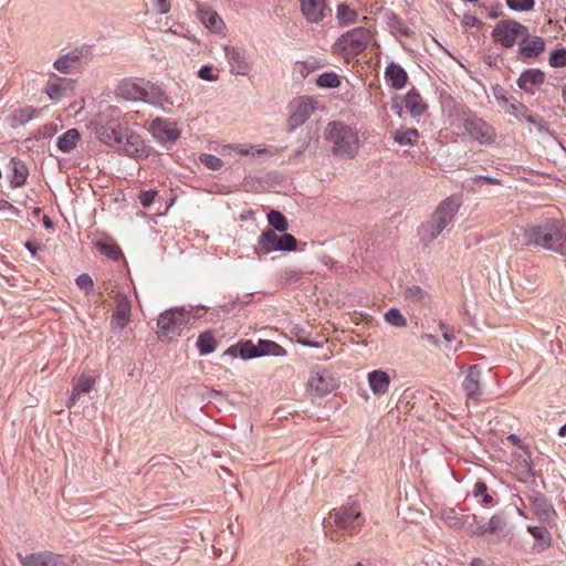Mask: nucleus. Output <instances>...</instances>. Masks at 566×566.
I'll return each mask as SVG.
<instances>
[{"instance_id": "0eeeda50", "label": "nucleus", "mask_w": 566, "mask_h": 566, "mask_svg": "<svg viewBox=\"0 0 566 566\" xmlns=\"http://www.w3.org/2000/svg\"><path fill=\"white\" fill-rule=\"evenodd\" d=\"M189 322V312L185 307H174L159 315L157 321L158 337L178 336Z\"/></svg>"}, {"instance_id": "aec40b11", "label": "nucleus", "mask_w": 566, "mask_h": 566, "mask_svg": "<svg viewBox=\"0 0 566 566\" xmlns=\"http://www.w3.org/2000/svg\"><path fill=\"white\" fill-rule=\"evenodd\" d=\"M301 11L311 23L322 21L327 11L325 0H300Z\"/></svg>"}, {"instance_id": "423d86ee", "label": "nucleus", "mask_w": 566, "mask_h": 566, "mask_svg": "<svg viewBox=\"0 0 566 566\" xmlns=\"http://www.w3.org/2000/svg\"><path fill=\"white\" fill-rule=\"evenodd\" d=\"M371 39L373 34L368 29L357 27L343 33L336 40L334 50L345 60H350L363 53Z\"/></svg>"}, {"instance_id": "09e8293b", "label": "nucleus", "mask_w": 566, "mask_h": 566, "mask_svg": "<svg viewBox=\"0 0 566 566\" xmlns=\"http://www.w3.org/2000/svg\"><path fill=\"white\" fill-rule=\"evenodd\" d=\"M385 319L388 324L395 326V327H403L407 324L406 318L402 316L399 310L397 308H390L385 314Z\"/></svg>"}, {"instance_id": "f8f14e48", "label": "nucleus", "mask_w": 566, "mask_h": 566, "mask_svg": "<svg viewBox=\"0 0 566 566\" xmlns=\"http://www.w3.org/2000/svg\"><path fill=\"white\" fill-rule=\"evenodd\" d=\"M74 85V80L61 77L52 73L46 81L44 92L52 102L59 103L63 98L71 97L73 95Z\"/></svg>"}, {"instance_id": "1a4fd4ad", "label": "nucleus", "mask_w": 566, "mask_h": 566, "mask_svg": "<svg viewBox=\"0 0 566 566\" xmlns=\"http://www.w3.org/2000/svg\"><path fill=\"white\" fill-rule=\"evenodd\" d=\"M258 244L262 252L269 254L277 251L292 252L297 249V240L290 233L279 235L274 230L262 231L258 238Z\"/></svg>"}, {"instance_id": "603ef678", "label": "nucleus", "mask_w": 566, "mask_h": 566, "mask_svg": "<svg viewBox=\"0 0 566 566\" xmlns=\"http://www.w3.org/2000/svg\"><path fill=\"white\" fill-rule=\"evenodd\" d=\"M200 161L207 168L212 170H218L222 167V160L211 154H202L200 156Z\"/></svg>"}, {"instance_id": "473e14b6", "label": "nucleus", "mask_w": 566, "mask_h": 566, "mask_svg": "<svg viewBox=\"0 0 566 566\" xmlns=\"http://www.w3.org/2000/svg\"><path fill=\"white\" fill-rule=\"evenodd\" d=\"M258 352L248 353L247 357H261L265 355L281 356L284 354V349L272 340H260L256 345Z\"/></svg>"}, {"instance_id": "9b49d317", "label": "nucleus", "mask_w": 566, "mask_h": 566, "mask_svg": "<svg viewBox=\"0 0 566 566\" xmlns=\"http://www.w3.org/2000/svg\"><path fill=\"white\" fill-rule=\"evenodd\" d=\"M338 530L354 532L363 525L360 509L356 502L347 503L331 514Z\"/></svg>"}, {"instance_id": "a211bd4d", "label": "nucleus", "mask_w": 566, "mask_h": 566, "mask_svg": "<svg viewBox=\"0 0 566 566\" xmlns=\"http://www.w3.org/2000/svg\"><path fill=\"white\" fill-rule=\"evenodd\" d=\"M149 132L160 143H174L180 136L179 130L171 123L158 117L151 122Z\"/></svg>"}, {"instance_id": "ea45409f", "label": "nucleus", "mask_w": 566, "mask_h": 566, "mask_svg": "<svg viewBox=\"0 0 566 566\" xmlns=\"http://www.w3.org/2000/svg\"><path fill=\"white\" fill-rule=\"evenodd\" d=\"M465 514H460L455 509L448 507L442 510L441 517L446 522V524L450 527L461 530L462 521Z\"/></svg>"}, {"instance_id": "20e7f679", "label": "nucleus", "mask_w": 566, "mask_h": 566, "mask_svg": "<svg viewBox=\"0 0 566 566\" xmlns=\"http://www.w3.org/2000/svg\"><path fill=\"white\" fill-rule=\"evenodd\" d=\"M460 208V201L455 198L444 199L433 211L431 217L424 221L419 230V237L423 242H431L447 230Z\"/></svg>"}, {"instance_id": "13d9d810", "label": "nucleus", "mask_w": 566, "mask_h": 566, "mask_svg": "<svg viewBox=\"0 0 566 566\" xmlns=\"http://www.w3.org/2000/svg\"><path fill=\"white\" fill-rule=\"evenodd\" d=\"M198 77L205 81L214 82L218 80V74H214L211 66H201L198 71Z\"/></svg>"}, {"instance_id": "9d476101", "label": "nucleus", "mask_w": 566, "mask_h": 566, "mask_svg": "<svg viewBox=\"0 0 566 566\" xmlns=\"http://www.w3.org/2000/svg\"><path fill=\"white\" fill-rule=\"evenodd\" d=\"M317 102L312 96H300L289 104L287 130L293 132L302 126L316 111Z\"/></svg>"}, {"instance_id": "39448f33", "label": "nucleus", "mask_w": 566, "mask_h": 566, "mask_svg": "<svg viewBox=\"0 0 566 566\" xmlns=\"http://www.w3.org/2000/svg\"><path fill=\"white\" fill-rule=\"evenodd\" d=\"M325 137L332 144L333 154L340 157L354 158L359 150L358 132L340 122L328 123Z\"/></svg>"}, {"instance_id": "4468645a", "label": "nucleus", "mask_w": 566, "mask_h": 566, "mask_svg": "<svg viewBox=\"0 0 566 566\" xmlns=\"http://www.w3.org/2000/svg\"><path fill=\"white\" fill-rule=\"evenodd\" d=\"M224 55L231 74L245 76L252 69L247 52L240 48L224 46Z\"/></svg>"}, {"instance_id": "5701e85b", "label": "nucleus", "mask_w": 566, "mask_h": 566, "mask_svg": "<svg viewBox=\"0 0 566 566\" xmlns=\"http://www.w3.org/2000/svg\"><path fill=\"white\" fill-rule=\"evenodd\" d=\"M545 49V42L541 36L523 35L518 43L520 54L525 59L538 56Z\"/></svg>"}, {"instance_id": "dca6fc26", "label": "nucleus", "mask_w": 566, "mask_h": 566, "mask_svg": "<svg viewBox=\"0 0 566 566\" xmlns=\"http://www.w3.org/2000/svg\"><path fill=\"white\" fill-rule=\"evenodd\" d=\"M90 53L87 46L75 48L74 50L57 57L53 67L60 73L69 74L71 70L76 66L81 59L85 57Z\"/></svg>"}, {"instance_id": "69168bd1", "label": "nucleus", "mask_w": 566, "mask_h": 566, "mask_svg": "<svg viewBox=\"0 0 566 566\" xmlns=\"http://www.w3.org/2000/svg\"><path fill=\"white\" fill-rule=\"evenodd\" d=\"M479 22V19L472 14H465L462 20L463 25L469 28L476 25Z\"/></svg>"}, {"instance_id": "bb28decb", "label": "nucleus", "mask_w": 566, "mask_h": 566, "mask_svg": "<svg viewBox=\"0 0 566 566\" xmlns=\"http://www.w3.org/2000/svg\"><path fill=\"white\" fill-rule=\"evenodd\" d=\"M403 102L406 109L412 117H420L427 111V104L415 88L406 94Z\"/></svg>"}, {"instance_id": "6e6d98bb", "label": "nucleus", "mask_w": 566, "mask_h": 566, "mask_svg": "<svg viewBox=\"0 0 566 566\" xmlns=\"http://www.w3.org/2000/svg\"><path fill=\"white\" fill-rule=\"evenodd\" d=\"M527 532L536 539L549 541V533L543 526H528Z\"/></svg>"}, {"instance_id": "37998d69", "label": "nucleus", "mask_w": 566, "mask_h": 566, "mask_svg": "<svg viewBox=\"0 0 566 566\" xmlns=\"http://www.w3.org/2000/svg\"><path fill=\"white\" fill-rule=\"evenodd\" d=\"M340 24H350L357 20V12L349 8L347 4L340 3L337 6L336 14Z\"/></svg>"}, {"instance_id": "a18cd8bd", "label": "nucleus", "mask_w": 566, "mask_h": 566, "mask_svg": "<svg viewBox=\"0 0 566 566\" xmlns=\"http://www.w3.org/2000/svg\"><path fill=\"white\" fill-rule=\"evenodd\" d=\"M317 86L322 88H335L340 84L339 76L334 72H325L316 80Z\"/></svg>"}, {"instance_id": "a19ab883", "label": "nucleus", "mask_w": 566, "mask_h": 566, "mask_svg": "<svg viewBox=\"0 0 566 566\" xmlns=\"http://www.w3.org/2000/svg\"><path fill=\"white\" fill-rule=\"evenodd\" d=\"M268 222L274 231L285 232L289 229V222L285 216L277 210H271L268 213Z\"/></svg>"}, {"instance_id": "f03ea898", "label": "nucleus", "mask_w": 566, "mask_h": 566, "mask_svg": "<svg viewBox=\"0 0 566 566\" xmlns=\"http://www.w3.org/2000/svg\"><path fill=\"white\" fill-rule=\"evenodd\" d=\"M450 125L463 128L467 135L481 145H490L495 140V130L484 119L476 116L467 105L453 98H447L442 103Z\"/></svg>"}, {"instance_id": "393cba45", "label": "nucleus", "mask_w": 566, "mask_h": 566, "mask_svg": "<svg viewBox=\"0 0 566 566\" xmlns=\"http://www.w3.org/2000/svg\"><path fill=\"white\" fill-rule=\"evenodd\" d=\"M142 102L159 106L161 108L172 104L163 90L151 83H145Z\"/></svg>"}, {"instance_id": "bf43d9fd", "label": "nucleus", "mask_w": 566, "mask_h": 566, "mask_svg": "<svg viewBox=\"0 0 566 566\" xmlns=\"http://www.w3.org/2000/svg\"><path fill=\"white\" fill-rule=\"evenodd\" d=\"M0 212H8L14 217H21L22 211L11 205L9 201L0 199Z\"/></svg>"}, {"instance_id": "6e6552de", "label": "nucleus", "mask_w": 566, "mask_h": 566, "mask_svg": "<svg viewBox=\"0 0 566 566\" xmlns=\"http://www.w3.org/2000/svg\"><path fill=\"white\" fill-rule=\"evenodd\" d=\"M491 35L503 48H512L518 39L527 35V28L515 20L503 19L495 24Z\"/></svg>"}, {"instance_id": "79ce46f5", "label": "nucleus", "mask_w": 566, "mask_h": 566, "mask_svg": "<svg viewBox=\"0 0 566 566\" xmlns=\"http://www.w3.org/2000/svg\"><path fill=\"white\" fill-rule=\"evenodd\" d=\"M505 107L506 112L510 113L511 115L517 118H525L530 123L534 122L532 116L528 115V108L514 97Z\"/></svg>"}, {"instance_id": "864d4df0", "label": "nucleus", "mask_w": 566, "mask_h": 566, "mask_svg": "<svg viewBox=\"0 0 566 566\" xmlns=\"http://www.w3.org/2000/svg\"><path fill=\"white\" fill-rule=\"evenodd\" d=\"M505 526V521L500 515H493L486 525L488 532L490 533H497L502 531Z\"/></svg>"}, {"instance_id": "3c124183", "label": "nucleus", "mask_w": 566, "mask_h": 566, "mask_svg": "<svg viewBox=\"0 0 566 566\" xmlns=\"http://www.w3.org/2000/svg\"><path fill=\"white\" fill-rule=\"evenodd\" d=\"M98 245L101 253H103L111 260L117 261L122 255L120 249L115 244L101 243Z\"/></svg>"}, {"instance_id": "c03bdc74", "label": "nucleus", "mask_w": 566, "mask_h": 566, "mask_svg": "<svg viewBox=\"0 0 566 566\" xmlns=\"http://www.w3.org/2000/svg\"><path fill=\"white\" fill-rule=\"evenodd\" d=\"M417 137L418 130L416 128H408L405 132H396L394 135V140L400 146H411L413 145Z\"/></svg>"}, {"instance_id": "7ed1b4c3", "label": "nucleus", "mask_w": 566, "mask_h": 566, "mask_svg": "<svg viewBox=\"0 0 566 566\" xmlns=\"http://www.w3.org/2000/svg\"><path fill=\"white\" fill-rule=\"evenodd\" d=\"M562 224L556 219H546L542 223L513 232L510 239L511 247L521 250L524 247L533 245L556 253L563 252V245L559 243Z\"/></svg>"}, {"instance_id": "2eb2a0df", "label": "nucleus", "mask_w": 566, "mask_h": 566, "mask_svg": "<svg viewBox=\"0 0 566 566\" xmlns=\"http://www.w3.org/2000/svg\"><path fill=\"white\" fill-rule=\"evenodd\" d=\"M308 387L312 391L323 396L337 387V380L325 369L316 370L311 374Z\"/></svg>"}, {"instance_id": "f704fd0d", "label": "nucleus", "mask_w": 566, "mask_h": 566, "mask_svg": "<svg viewBox=\"0 0 566 566\" xmlns=\"http://www.w3.org/2000/svg\"><path fill=\"white\" fill-rule=\"evenodd\" d=\"M461 530L465 531L470 535L482 536L488 533L485 524L478 522L475 514H465L462 521Z\"/></svg>"}, {"instance_id": "4c0bfd02", "label": "nucleus", "mask_w": 566, "mask_h": 566, "mask_svg": "<svg viewBox=\"0 0 566 566\" xmlns=\"http://www.w3.org/2000/svg\"><path fill=\"white\" fill-rule=\"evenodd\" d=\"M526 453V458H523L522 455H518L516 459H515V469L518 470V475H520V480L521 481H526L528 480L530 478L533 476V469H532V464H531V460H530V451L525 452Z\"/></svg>"}, {"instance_id": "58836bf2", "label": "nucleus", "mask_w": 566, "mask_h": 566, "mask_svg": "<svg viewBox=\"0 0 566 566\" xmlns=\"http://www.w3.org/2000/svg\"><path fill=\"white\" fill-rule=\"evenodd\" d=\"M28 169L22 163L12 161V174L10 175V184L12 187H21L27 181Z\"/></svg>"}, {"instance_id": "6ab92c4d", "label": "nucleus", "mask_w": 566, "mask_h": 566, "mask_svg": "<svg viewBox=\"0 0 566 566\" xmlns=\"http://www.w3.org/2000/svg\"><path fill=\"white\" fill-rule=\"evenodd\" d=\"M462 388L468 399L476 400L482 395L481 389V369L478 365H471L462 381Z\"/></svg>"}, {"instance_id": "e2e57ef3", "label": "nucleus", "mask_w": 566, "mask_h": 566, "mask_svg": "<svg viewBox=\"0 0 566 566\" xmlns=\"http://www.w3.org/2000/svg\"><path fill=\"white\" fill-rule=\"evenodd\" d=\"M439 327L442 331V336L446 342L451 343L454 340V333L451 328H449L444 323L440 322Z\"/></svg>"}, {"instance_id": "338daca9", "label": "nucleus", "mask_w": 566, "mask_h": 566, "mask_svg": "<svg viewBox=\"0 0 566 566\" xmlns=\"http://www.w3.org/2000/svg\"><path fill=\"white\" fill-rule=\"evenodd\" d=\"M559 243L563 245L564 251L558 252V254L566 255V224L565 223L562 224Z\"/></svg>"}, {"instance_id": "a878e982", "label": "nucleus", "mask_w": 566, "mask_h": 566, "mask_svg": "<svg viewBox=\"0 0 566 566\" xmlns=\"http://www.w3.org/2000/svg\"><path fill=\"white\" fill-rule=\"evenodd\" d=\"M368 385L374 395H385L390 385V377L384 370H373L368 374Z\"/></svg>"}, {"instance_id": "f3484780", "label": "nucleus", "mask_w": 566, "mask_h": 566, "mask_svg": "<svg viewBox=\"0 0 566 566\" xmlns=\"http://www.w3.org/2000/svg\"><path fill=\"white\" fill-rule=\"evenodd\" d=\"M115 305L111 324L114 328L123 329L130 319V302L125 294L117 293L115 295Z\"/></svg>"}, {"instance_id": "4d7b16f0", "label": "nucleus", "mask_w": 566, "mask_h": 566, "mask_svg": "<svg viewBox=\"0 0 566 566\" xmlns=\"http://www.w3.org/2000/svg\"><path fill=\"white\" fill-rule=\"evenodd\" d=\"M157 197V191L156 190H147V191H143L140 195H139V201H140V205L144 207V208H148L153 205L155 198Z\"/></svg>"}, {"instance_id": "5fc2aeb1", "label": "nucleus", "mask_w": 566, "mask_h": 566, "mask_svg": "<svg viewBox=\"0 0 566 566\" xmlns=\"http://www.w3.org/2000/svg\"><path fill=\"white\" fill-rule=\"evenodd\" d=\"M76 284L81 290H84L86 293H90L94 286L92 277L86 273L80 274L77 276Z\"/></svg>"}, {"instance_id": "c756f323", "label": "nucleus", "mask_w": 566, "mask_h": 566, "mask_svg": "<svg viewBox=\"0 0 566 566\" xmlns=\"http://www.w3.org/2000/svg\"><path fill=\"white\" fill-rule=\"evenodd\" d=\"M81 134L76 128H71L57 137L56 147L62 153H70L76 148Z\"/></svg>"}, {"instance_id": "2f4dec72", "label": "nucleus", "mask_w": 566, "mask_h": 566, "mask_svg": "<svg viewBox=\"0 0 566 566\" xmlns=\"http://www.w3.org/2000/svg\"><path fill=\"white\" fill-rule=\"evenodd\" d=\"M405 298L408 303L422 307L428 305L430 297L420 286L412 285L405 290Z\"/></svg>"}, {"instance_id": "72a5a7b5", "label": "nucleus", "mask_w": 566, "mask_h": 566, "mask_svg": "<svg viewBox=\"0 0 566 566\" xmlns=\"http://www.w3.org/2000/svg\"><path fill=\"white\" fill-rule=\"evenodd\" d=\"M324 66L319 60L315 57H308L304 61H297L294 66V73L297 74L301 78L307 77L311 73L319 70Z\"/></svg>"}, {"instance_id": "052dcab7", "label": "nucleus", "mask_w": 566, "mask_h": 566, "mask_svg": "<svg viewBox=\"0 0 566 566\" xmlns=\"http://www.w3.org/2000/svg\"><path fill=\"white\" fill-rule=\"evenodd\" d=\"M494 96L495 98L501 103L503 104L504 106H506L512 99H513V96L507 94L503 88L501 87H495L494 88Z\"/></svg>"}, {"instance_id": "774afa93", "label": "nucleus", "mask_w": 566, "mask_h": 566, "mask_svg": "<svg viewBox=\"0 0 566 566\" xmlns=\"http://www.w3.org/2000/svg\"><path fill=\"white\" fill-rule=\"evenodd\" d=\"M158 11L160 13H167L170 10L169 0H157Z\"/></svg>"}, {"instance_id": "7c9ffc66", "label": "nucleus", "mask_w": 566, "mask_h": 566, "mask_svg": "<svg viewBox=\"0 0 566 566\" xmlns=\"http://www.w3.org/2000/svg\"><path fill=\"white\" fill-rule=\"evenodd\" d=\"M199 19L212 32H220L224 25L220 15L211 9H200Z\"/></svg>"}, {"instance_id": "680f3d73", "label": "nucleus", "mask_w": 566, "mask_h": 566, "mask_svg": "<svg viewBox=\"0 0 566 566\" xmlns=\"http://www.w3.org/2000/svg\"><path fill=\"white\" fill-rule=\"evenodd\" d=\"M253 352H258L256 349V345H254L251 340H248L245 342L242 346H241V350H240V355L242 358L244 359H251L252 357H247L245 355L248 353H253Z\"/></svg>"}, {"instance_id": "cd10ccee", "label": "nucleus", "mask_w": 566, "mask_h": 566, "mask_svg": "<svg viewBox=\"0 0 566 566\" xmlns=\"http://www.w3.org/2000/svg\"><path fill=\"white\" fill-rule=\"evenodd\" d=\"M385 75L391 86L401 90L408 80L407 72L397 63H389L385 70Z\"/></svg>"}, {"instance_id": "49530a36", "label": "nucleus", "mask_w": 566, "mask_h": 566, "mask_svg": "<svg viewBox=\"0 0 566 566\" xmlns=\"http://www.w3.org/2000/svg\"><path fill=\"white\" fill-rule=\"evenodd\" d=\"M228 150L229 151L233 150L241 156H248V155L254 154V151L258 154H262L265 151L264 149H256L254 146L248 145V144H237V145L223 146V153H226Z\"/></svg>"}, {"instance_id": "4be33fe9", "label": "nucleus", "mask_w": 566, "mask_h": 566, "mask_svg": "<svg viewBox=\"0 0 566 566\" xmlns=\"http://www.w3.org/2000/svg\"><path fill=\"white\" fill-rule=\"evenodd\" d=\"M545 80V74L539 69H527L516 81L517 86L524 92L533 95L535 87L541 85Z\"/></svg>"}, {"instance_id": "de8ad7c7", "label": "nucleus", "mask_w": 566, "mask_h": 566, "mask_svg": "<svg viewBox=\"0 0 566 566\" xmlns=\"http://www.w3.org/2000/svg\"><path fill=\"white\" fill-rule=\"evenodd\" d=\"M507 8L515 12L531 11L535 7V0H505Z\"/></svg>"}, {"instance_id": "412c9836", "label": "nucleus", "mask_w": 566, "mask_h": 566, "mask_svg": "<svg viewBox=\"0 0 566 566\" xmlns=\"http://www.w3.org/2000/svg\"><path fill=\"white\" fill-rule=\"evenodd\" d=\"M145 83L135 80H124L116 88L117 96L132 102L143 99Z\"/></svg>"}, {"instance_id": "0e129e2a", "label": "nucleus", "mask_w": 566, "mask_h": 566, "mask_svg": "<svg viewBox=\"0 0 566 566\" xmlns=\"http://www.w3.org/2000/svg\"><path fill=\"white\" fill-rule=\"evenodd\" d=\"M488 491V486L484 482H476L473 489V495L475 497L482 496Z\"/></svg>"}, {"instance_id": "b1692460", "label": "nucleus", "mask_w": 566, "mask_h": 566, "mask_svg": "<svg viewBox=\"0 0 566 566\" xmlns=\"http://www.w3.org/2000/svg\"><path fill=\"white\" fill-rule=\"evenodd\" d=\"M530 503L533 513L542 521H549L556 515L552 504L542 494L530 496Z\"/></svg>"}, {"instance_id": "c9c22d12", "label": "nucleus", "mask_w": 566, "mask_h": 566, "mask_svg": "<svg viewBox=\"0 0 566 566\" xmlns=\"http://www.w3.org/2000/svg\"><path fill=\"white\" fill-rule=\"evenodd\" d=\"M95 384V379L91 376H81L74 387H73V390H72V395L70 397V405H74V402L76 401V399L82 395V394H87L91 391L93 385Z\"/></svg>"}, {"instance_id": "ddd939ff", "label": "nucleus", "mask_w": 566, "mask_h": 566, "mask_svg": "<svg viewBox=\"0 0 566 566\" xmlns=\"http://www.w3.org/2000/svg\"><path fill=\"white\" fill-rule=\"evenodd\" d=\"M17 557L22 566H69L66 559L59 554L50 551H42L22 555L17 553Z\"/></svg>"}, {"instance_id": "8fccbe9b", "label": "nucleus", "mask_w": 566, "mask_h": 566, "mask_svg": "<svg viewBox=\"0 0 566 566\" xmlns=\"http://www.w3.org/2000/svg\"><path fill=\"white\" fill-rule=\"evenodd\" d=\"M549 65L553 67L566 66V49H556L549 55Z\"/></svg>"}, {"instance_id": "c85d7f7f", "label": "nucleus", "mask_w": 566, "mask_h": 566, "mask_svg": "<svg viewBox=\"0 0 566 566\" xmlns=\"http://www.w3.org/2000/svg\"><path fill=\"white\" fill-rule=\"evenodd\" d=\"M39 115L40 111L32 106L18 108L10 116V125L12 127L25 125L27 123L36 118Z\"/></svg>"}, {"instance_id": "e433bc0d", "label": "nucleus", "mask_w": 566, "mask_h": 566, "mask_svg": "<svg viewBox=\"0 0 566 566\" xmlns=\"http://www.w3.org/2000/svg\"><path fill=\"white\" fill-rule=\"evenodd\" d=\"M197 347L200 355H208L216 350V339L211 332L207 331L199 335Z\"/></svg>"}, {"instance_id": "f257e3e1", "label": "nucleus", "mask_w": 566, "mask_h": 566, "mask_svg": "<svg viewBox=\"0 0 566 566\" xmlns=\"http://www.w3.org/2000/svg\"><path fill=\"white\" fill-rule=\"evenodd\" d=\"M95 134L102 144L115 151L136 158L148 156L144 139L126 122L112 118L98 125Z\"/></svg>"}]
</instances>
